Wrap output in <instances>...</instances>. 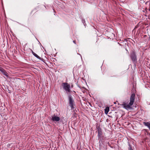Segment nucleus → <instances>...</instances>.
I'll use <instances>...</instances> for the list:
<instances>
[{"label": "nucleus", "mask_w": 150, "mask_h": 150, "mask_svg": "<svg viewBox=\"0 0 150 150\" xmlns=\"http://www.w3.org/2000/svg\"><path fill=\"white\" fill-rule=\"evenodd\" d=\"M135 98V94L134 93H132L130 99V102L129 104L125 102H124L121 105L124 108L127 110H130L132 109L131 106H132L134 103Z\"/></svg>", "instance_id": "f257e3e1"}, {"label": "nucleus", "mask_w": 150, "mask_h": 150, "mask_svg": "<svg viewBox=\"0 0 150 150\" xmlns=\"http://www.w3.org/2000/svg\"><path fill=\"white\" fill-rule=\"evenodd\" d=\"M68 99L69 106L71 107V110H73L74 108V106L75 105L73 98L71 94H68Z\"/></svg>", "instance_id": "f03ea898"}, {"label": "nucleus", "mask_w": 150, "mask_h": 150, "mask_svg": "<svg viewBox=\"0 0 150 150\" xmlns=\"http://www.w3.org/2000/svg\"><path fill=\"white\" fill-rule=\"evenodd\" d=\"M98 137L99 139V143H103V140L105 138V137L103 135V133L100 129H98Z\"/></svg>", "instance_id": "7ed1b4c3"}, {"label": "nucleus", "mask_w": 150, "mask_h": 150, "mask_svg": "<svg viewBox=\"0 0 150 150\" xmlns=\"http://www.w3.org/2000/svg\"><path fill=\"white\" fill-rule=\"evenodd\" d=\"M130 57L134 63L136 64L137 62V59L136 53L134 51H132L131 52Z\"/></svg>", "instance_id": "20e7f679"}, {"label": "nucleus", "mask_w": 150, "mask_h": 150, "mask_svg": "<svg viewBox=\"0 0 150 150\" xmlns=\"http://www.w3.org/2000/svg\"><path fill=\"white\" fill-rule=\"evenodd\" d=\"M63 88L65 90L66 92L69 93L70 92V86L67 83H62Z\"/></svg>", "instance_id": "39448f33"}, {"label": "nucleus", "mask_w": 150, "mask_h": 150, "mask_svg": "<svg viewBox=\"0 0 150 150\" xmlns=\"http://www.w3.org/2000/svg\"><path fill=\"white\" fill-rule=\"evenodd\" d=\"M51 120L54 122H58L60 118L59 117L54 115L52 116Z\"/></svg>", "instance_id": "423d86ee"}, {"label": "nucleus", "mask_w": 150, "mask_h": 150, "mask_svg": "<svg viewBox=\"0 0 150 150\" xmlns=\"http://www.w3.org/2000/svg\"><path fill=\"white\" fill-rule=\"evenodd\" d=\"M0 71L2 72V73L4 75L8 77V73L6 72V71L2 68L0 67Z\"/></svg>", "instance_id": "0eeeda50"}, {"label": "nucleus", "mask_w": 150, "mask_h": 150, "mask_svg": "<svg viewBox=\"0 0 150 150\" xmlns=\"http://www.w3.org/2000/svg\"><path fill=\"white\" fill-rule=\"evenodd\" d=\"M30 50L31 51L32 53L33 54V55H34L35 57H36L37 58L40 59V57L37 54H36L35 52H34L31 49H30Z\"/></svg>", "instance_id": "6e6552de"}, {"label": "nucleus", "mask_w": 150, "mask_h": 150, "mask_svg": "<svg viewBox=\"0 0 150 150\" xmlns=\"http://www.w3.org/2000/svg\"><path fill=\"white\" fill-rule=\"evenodd\" d=\"M109 111V108L108 107H107L105 109V112L106 114H107Z\"/></svg>", "instance_id": "1a4fd4ad"}, {"label": "nucleus", "mask_w": 150, "mask_h": 150, "mask_svg": "<svg viewBox=\"0 0 150 150\" xmlns=\"http://www.w3.org/2000/svg\"><path fill=\"white\" fill-rule=\"evenodd\" d=\"M82 21L83 24L84 25V26H86V23H85V21L84 19H82Z\"/></svg>", "instance_id": "9d476101"}, {"label": "nucleus", "mask_w": 150, "mask_h": 150, "mask_svg": "<svg viewBox=\"0 0 150 150\" xmlns=\"http://www.w3.org/2000/svg\"><path fill=\"white\" fill-rule=\"evenodd\" d=\"M129 150H133V149H132L131 146L129 144Z\"/></svg>", "instance_id": "9b49d317"}, {"label": "nucleus", "mask_w": 150, "mask_h": 150, "mask_svg": "<svg viewBox=\"0 0 150 150\" xmlns=\"http://www.w3.org/2000/svg\"><path fill=\"white\" fill-rule=\"evenodd\" d=\"M77 54H79V55H80V56L81 58V59L82 60V56H81V54H79V53H77Z\"/></svg>", "instance_id": "f8f14e48"}, {"label": "nucleus", "mask_w": 150, "mask_h": 150, "mask_svg": "<svg viewBox=\"0 0 150 150\" xmlns=\"http://www.w3.org/2000/svg\"><path fill=\"white\" fill-rule=\"evenodd\" d=\"M73 42L75 44H76L75 41L74 40L73 41Z\"/></svg>", "instance_id": "ddd939ff"}]
</instances>
